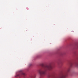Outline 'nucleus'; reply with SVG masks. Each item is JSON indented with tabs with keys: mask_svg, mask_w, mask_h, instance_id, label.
Instances as JSON below:
<instances>
[{
	"mask_svg": "<svg viewBox=\"0 0 78 78\" xmlns=\"http://www.w3.org/2000/svg\"><path fill=\"white\" fill-rule=\"evenodd\" d=\"M52 67L51 65L44 66L42 69L38 71V72L40 75L39 78H41L45 75V72L48 70H50L52 69Z\"/></svg>",
	"mask_w": 78,
	"mask_h": 78,
	"instance_id": "obj_1",
	"label": "nucleus"
},
{
	"mask_svg": "<svg viewBox=\"0 0 78 78\" xmlns=\"http://www.w3.org/2000/svg\"><path fill=\"white\" fill-rule=\"evenodd\" d=\"M70 67H72V66H73V63H70Z\"/></svg>",
	"mask_w": 78,
	"mask_h": 78,
	"instance_id": "obj_3",
	"label": "nucleus"
},
{
	"mask_svg": "<svg viewBox=\"0 0 78 78\" xmlns=\"http://www.w3.org/2000/svg\"><path fill=\"white\" fill-rule=\"evenodd\" d=\"M21 74L23 75H25V74L24 73H23L22 71H21Z\"/></svg>",
	"mask_w": 78,
	"mask_h": 78,
	"instance_id": "obj_2",
	"label": "nucleus"
}]
</instances>
